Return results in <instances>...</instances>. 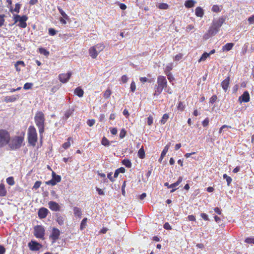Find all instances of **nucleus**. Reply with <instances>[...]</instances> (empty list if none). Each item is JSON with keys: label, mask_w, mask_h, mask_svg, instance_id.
<instances>
[{"label": "nucleus", "mask_w": 254, "mask_h": 254, "mask_svg": "<svg viewBox=\"0 0 254 254\" xmlns=\"http://www.w3.org/2000/svg\"><path fill=\"white\" fill-rule=\"evenodd\" d=\"M28 245L30 250L33 251H38L40 249V248L42 247L41 244L34 241H31L30 242Z\"/></svg>", "instance_id": "obj_8"}, {"label": "nucleus", "mask_w": 254, "mask_h": 254, "mask_svg": "<svg viewBox=\"0 0 254 254\" xmlns=\"http://www.w3.org/2000/svg\"><path fill=\"white\" fill-rule=\"evenodd\" d=\"M57 217V222L58 223V224L60 225H63L64 224V221L65 220V216H62L60 214H56Z\"/></svg>", "instance_id": "obj_18"}, {"label": "nucleus", "mask_w": 254, "mask_h": 254, "mask_svg": "<svg viewBox=\"0 0 254 254\" xmlns=\"http://www.w3.org/2000/svg\"><path fill=\"white\" fill-rule=\"evenodd\" d=\"M49 207L53 211H59L60 206L57 202L53 201H49L48 203Z\"/></svg>", "instance_id": "obj_13"}, {"label": "nucleus", "mask_w": 254, "mask_h": 254, "mask_svg": "<svg viewBox=\"0 0 254 254\" xmlns=\"http://www.w3.org/2000/svg\"><path fill=\"white\" fill-rule=\"evenodd\" d=\"M233 46L234 44L232 43H227L223 47L222 50L223 51H229L232 49Z\"/></svg>", "instance_id": "obj_26"}, {"label": "nucleus", "mask_w": 254, "mask_h": 254, "mask_svg": "<svg viewBox=\"0 0 254 254\" xmlns=\"http://www.w3.org/2000/svg\"><path fill=\"white\" fill-rule=\"evenodd\" d=\"M52 179L56 182L59 183L61 181V177L60 175H57L54 171L52 173Z\"/></svg>", "instance_id": "obj_27"}, {"label": "nucleus", "mask_w": 254, "mask_h": 254, "mask_svg": "<svg viewBox=\"0 0 254 254\" xmlns=\"http://www.w3.org/2000/svg\"><path fill=\"white\" fill-rule=\"evenodd\" d=\"M20 7H21V4L18 3H16L15 4L14 9H13L12 7L11 6H10V11L11 12H12L13 11H15V12H16V13H18L19 12Z\"/></svg>", "instance_id": "obj_33"}, {"label": "nucleus", "mask_w": 254, "mask_h": 254, "mask_svg": "<svg viewBox=\"0 0 254 254\" xmlns=\"http://www.w3.org/2000/svg\"><path fill=\"white\" fill-rule=\"evenodd\" d=\"M94 47L96 49V50L97 51L98 53H99L101 51H102L105 47L104 44H102V43L98 44L95 45Z\"/></svg>", "instance_id": "obj_22"}, {"label": "nucleus", "mask_w": 254, "mask_h": 254, "mask_svg": "<svg viewBox=\"0 0 254 254\" xmlns=\"http://www.w3.org/2000/svg\"><path fill=\"white\" fill-rule=\"evenodd\" d=\"M168 149H169V145H166L163 150L162 151L161 154V156H160V157L159 159V161L160 162H161V161L162 160V159H163V158L164 157V156H165V155L166 154L167 152H168Z\"/></svg>", "instance_id": "obj_21"}, {"label": "nucleus", "mask_w": 254, "mask_h": 254, "mask_svg": "<svg viewBox=\"0 0 254 254\" xmlns=\"http://www.w3.org/2000/svg\"><path fill=\"white\" fill-rule=\"evenodd\" d=\"M6 182L8 185L10 186L13 185L14 184V181L13 178L12 177L7 178L6 179Z\"/></svg>", "instance_id": "obj_37"}, {"label": "nucleus", "mask_w": 254, "mask_h": 254, "mask_svg": "<svg viewBox=\"0 0 254 254\" xmlns=\"http://www.w3.org/2000/svg\"><path fill=\"white\" fill-rule=\"evenodd\" d=\"M219 31V29L216 28L214 26L212 25L211 27L208 30V33L210 36H213L215 35Z\"/></svg>", "instance_id": "obj_19"}, {"label": "nucleus", "mask_w": 254, "mask_h": 254, "mask_svg": "<svg viewBox=\"0 0 254 254\" xmlns=\"http://www.w3.org/2000/svg\"><path fill=\"white\" fill-rule=\"evenodd\" d=\"M95 123V121L93 119L92 120H88L87 121V124L89 126V127H92L93 126Z\"/></svg>", "instance_id": "obj_51"}, {"label": "nucleus", "mask_w": 254, "mask_h": 254, "mask_svg": "<svg viewBox=\"0 0 254 254\" xmlns=\"http://www.w3.org/2000/svg\"><path fill=\"white\" fill-rule=\"evenodd\" d=\"M212 10L216 12H219L220 11L219 7L217 5H214L212 7Z\"/></svg>", "instance_id": "obj_53"}, {"label": "nucleus", "mask_w": 254, "mask_h": 254, "mask_svg": "<svg viewBox=\"0 0 254 254\" xmlns=\"http://www.w3.org/2000/svg\"><path fill=\"white\" fill-rule=\"evenodd\" d=\"M5 249L2 246H0V254H4Z\"/></svg>", "instance_id": "obj_63"}, {"label": "nucleus", "mask_w": 254, "mask_h": 254, "mask_svg": "<svg viewBox=\"0 0 254 254\" xmlns=\"http://www.w3.org/2000/svg\"><path fill=\"white\" fill-rule=\"evenodd\" d=\"M73 212L75 215L81 217L82 215V212L81 209L78 207H75L73 208Z\"/></svg>", "instance_id": "obj_28"}, {"label": "nucleus", "mask_w": 254, "mask_h": 254, "mask_svg": "<svg viewBox=\"0 0 254 254\" xmlns=\"http://www.w3.org/2000/svg\"><path fill=\"white\" fill-rule=\"evenodd\" d=\"M225 21V18L224 17H221L217 20H214L213 21L212 25L214 26L216 28L219 29L223 23Z\"/></svg>", "instance_id": "obj_11"}, {"label": "nucleus", "mask_w": 254, "mask_h": 254, "mask_svg": "<svg viewBox=\"0 0 254 254\" xmlns=\"http://www.w3.org/2000/svg\"><path fill=\"white\" fill-rule=\"evenodd\" d=\"M41 185V181H36L33 187V189H34V190H37V189H38L40 187V185Z\"/></svg>", "instance_id": "obj_46"}, {"label": "nucleus", "mask_w": 254, "mask_h": 254, "mask_svg": "<svg viewBox=\"0 0 254 254\" xmlns=\"http://www.w3.org/2000/svg\"><path fill=\"white\" fill-rule=\"evenodd\" d=\"M136 88V86L135 82L134 81H132L130 84V90L131 92H134Z\"/></svg>", "instance_id": "obj_56"}, {"label": "nucleus", "mask_w": 254, "mask_h": 254, "mask_svg": "<svg viewBox=\"0 0 254 254\" xmlns=\"http://www.w3.org/2000/svg\"><path fill=\"white\" fill-rule=\"evenodd\" d=\"M217 97L216 95H213L210 99V103L213 104L215 102H216V101L217 100Z\"/></svg>", "instance_id": "obj_55"}, {"label": "nucleus", "mask_w": 254, "mask_h": 254, "mask_svg": "<svg viewBox=\"0 0 254 254\" xmlns=\"http://www.w3.org/2000/svg\"><path fill=\"white\" fill-rule=\"evenodd\" d=\"M87 221V219L86 218H83V219L82 220L81 224H80V229L83 230L84 229L86 226V223Z\"/></svg>", "instance_id": "obj_36"}, {"label": "nucleus", "mask_w": 254, "mask_h": 254, "mask_svg": "<svg viewBox=\"0 0 254 254\" xmlns=\"http://www.w3.org/2000/svg\"><path fill=\"white\" fill-rule=\"evenodd\" d=\"M32 85H33V84L31 83H26L24 85L23 88L25 90H28V89L31 88Z\"/></svg>", "instance_id": "obj_47"}, {"label": "nucleus", "mask_w": 254, "mask_h": 254, "mask_svg": "<svg viewBox=\"0 0 254 254\" xmlns=\"http://www.w3.org/2000/svg\"><path fill=\"white\" fill-rule=\"evenodd\" d=\"M45 229L43 226L37 225L34 228V236L38 238L43 240L44 239Z\"/></svg>", "instance_id": "obj_7"}, {"label": "nucleus", "mask_w": 254, "mask_h": 254, "mask_svg": "<svg viewBox=\"0 0 254 254\" xmlns=\"http://www.w3.org/2000/svg\"><path fill=\"white\" fill-rule=\"evenodd\" d=\"M5 15L4 14H0V27H1L4 23V17Z\"/></svg>", "instance_id": "obj_49"}, {"label": "nucleus", "mask_w": 254, "mask_h": 254, "mask_svg": "<svg viewBox=\"0 0 254 254\" xmlns=\"http://www.w3.org/2000/svg\"><path fill=\"white\" fill-rule=\"evenodd\" d=\"M58 9L59 10L60 13L62 15L63 17L66 20H69V16L64 12V11L60 7H58Z\"/></svg>", "instance_id": "obj_30"}, {"label": "nucleus", "mask_w": 254, "mask_h": 254, "mask_svg": "<svg viewBox=\"0 0 254 254\" xmlns=\"http://www.w3.org/2000/svg\"><path fill=\"white\" fill-rule=\"evenodd\" d=\"M74 93L79 97H82L83 96L84 91L80 87H78L75 89Z\"/></svg>", "instance_id": "obj_20"}, {"label": "nucleus", "mask_w": 254, "mask_h": 254, "mask_svg": "<svg viewBox=\"0 0 254 254\" xmlns=\"http://www.w3.org/2000/svg\"><path fill=\"white\" fill-rule=\"evenodd\" d=\"M158 7L161 9H167L168 8V5L166 3H162L159 4Z\"/></svg>", "instance_id": "obj_44"}, {"label": "nucleus", "mask_w": 254, "mask_h": 254, "mask_svg": "<svg viewBox=\"0 0 254 254\" xmlns=\"http://www.w3.org/2000/svg\"><path fill=\"white\" fill-rule=\"evenodd\" d=\"M111 93H112V92L110 89H107L104 94V97L105 98H109L110 97Z\"/></svg>", "instance_id": "obj_43"}, {"label": "nucleus", "mask_w": 254, "mask_h": 254, "mask_svg": "<svg viewBox=\"0 0 254 254\" xmlns=\"http://www.w3.org/2000/svg\"><path fill=\"white\" fill-rule=\"evenodd\" d=\"M230 80V78L228 76L221 82V86L225 92H226L229 88Z\"/></svg>", "instance_id": "obj_14"}, {"label": "nucleus", "mask_w": 254, "mask_h": 254, "mask_svg": "<svg viewBox=\"0 0 254 254\" xmlns=\"http://www.w3.org/2000/svg\"><path fill=\"white\" fill-rule=\"evenodd\" d=\"M248 21L250 23H254V15L248 18Z\"/></svg>", "instance_id": "obj_64"}, {"label": "nucleus", "mask_w": 254, "mask_h": 254, "mask_svg": "<svg viewBox=\"0 0 254 254\" xmlns=\"http://www.w3.org/2000/svg\"><path fill=\"white\" fill-rule=\"evenodd\" d=\"M209 119L208 118H206L202 122V125L203 127H206L208 126L209 123Z\"/></svg>", "instance_id": "obj_57"}, {"label": "nucleus", "mask_w": 254, "mask_h": 254, "mask_svg": "<svg viewBox=\"0 0 254 254\" xmlns=\"http://www.w3.org/2000/svg\"><path fill=\"white\" fill-rule=\"evenodd\" d=\"M126 130H125V129H122L121 130L120 133V137L121 138H123L126 136Z\"/></svg>", "instance_id": "obj_52"}, {"label": "nucleus", "mask_w": 254, "mask_h": 254, "mask_svg": "<svg viewBox=\"0 0 254 254\" xmlns=\"http://www.w3.org/2000/svg\"><path fill=\"white\" fill-rule=\"evenodd\" d=\"M164 229H165L166 230H171L172 229L171 226L168 222H166L164 224Z\"/></svg>", "instance_id": "obj_58"}, {"label": "nucleus", "mask_w": 254, "mask_h": 254, "mask_svg": "<svg viewBox=\"0 0 254 254\" xmlns=\"http://www.w3.org/2000/svg\"><path fill=\"white\" fill-rule=\"evenodd\" d=\"M245 242L249 244H252L254 243V239L252 238H247Z\"/></svg>", "instance_id": "obj_60"}, {"label": "nucleus", "mask_w": 254, "mask_h": 254, "mask_svg": "<svg viewBox=\"0 0 254 254\" xmlns=\"http://www.w3.org/2000/svg\"><path fill=\"white\" fill-rule=\"evenodd\" d=\"M195 14L198 17H202L203 15V10L200 7H197L195 10Z\"/></svg>", "instance_id": "obj_24"}, {"label": "nucleus", "mask_w": 254, "mask_h": 254, "mask_svg": "<svg viewBox=\"0 0 254 254\" xmlns=\"http://www.w3.org/2000/svg\"><path fill=\"white\" fill-rule=\"evenodd\" d=\"M121 80L123 83H126L128 80V78L126 75H124L122 76Z\"/></svg>", "instance_id": "obj_59"}, {"label": "nucleus", "mask_w": 254, "mask_h": 254, "mask_svg": "<svg viewBox=\"0 0 254 254\" xmlns=\"http://www.w3.org/2000/svg\"><path fill=\"white\" fill-rule=\"evenodd\" d=\"M122 164L127 168H130L131 167V163L128 159L123 160Z\"/></svg>", "instance_id": "obj_34"}, {"label": "nucleus", "mask_w": 254, "mask_h": 254, "mask_svg": "<svg viewBox=\"0 0 254 254\" xmlns=\"http://www.w3.org/2000/svg\"><path fill=\"white\" fill-rule=\"evenodd\" d=\"M10 140L9 133L3 129H0V146H2L8 143Z\"/></svg>", "instance_id": "obj_6"}, {"label": "nucleus", "mask_w": 254, "mask_h": 254, "mask_svg": "<svg viewBox=\"0 0 254 254\" xmlns=\"http://www.w3.org/2000/svg\"><path fill=\"white\" fill-rule=\"evenodd\" d=\"M23 141V139L22 137L15 136L8 142H9V146L12 150L18 149L21 147Z\"/></svg>", "instance_id": "obj_5"}, {"label": "nucleus", "mask_w": 254, "mask_h": 254, "mask_svg": "<svg viewBox=\"0 0 254 254\" xmlns=\"http://www.w3.org/2000/svg\"><path fill=\"white\" fill-rule=\"evenodd\" d=\"M60 235V230L56 228H53L52 229V231L51 234L50 235V238L52 239V243H55L58 239L59 238V236Z\"/></svg>", "instance_id": "obj_9"}, {"label": "nucleus", "mask_w": 254, "mask_h": 254, "mask_svg": "<svg viewBox=\"0 0 254 254\" xmlns=\"http://www.w3.org/2000/svg\"><path fill=\"white\" fill-rule=\"evenodd\" d=\"M72 73L70 72L67 73L60 74L59 75V79L61 82L65 83L68 81Z\"/></svg>", "instance_id": "obj_10"}, {"label": "nucleus", "mask_w": 254, "mask_h": 254, "mask_svg": "<svg viewBox=\"0 0 254 254\" xmlns=\"http://www.w3.org/2000/svg\"><path fill=\"white\" fill-rule=\"evenodd\" d=\"M138 156L141 159H143L145 157V151L143 146L138 150Z\"/></svg>", "instance_id": "obj_32"}, {"label": "nucleus", "mask_w": 254, "mask_h": 254, "mask_svg": "<svg viewBox=\"0 0 254 254\" xmlns=\"http://www.w3.org/2000/svg\"><path fill=\"white\" fill-rule=\"evenodd\" d=\"M89 55L93 58L95 59L98 55V52L94 46L91 47L89 50Z\"/></svg>", "instance_id": "obj_16"}, {"label": "nucleus", "mask_w": 254, "mask_h": 254, "mask_svg": "<svg viewBox=\"0 0 254 254\" xmlns=\"http://www.w3.org/2000/svg\"><path fill=\"white\" fill-rule=\"evenodd\" d=\"M71 139V137H68V139H67V141L64 143L63 144V147L64 148V149H67L68 148L70 145V140Z\"/></svg>", "instance_id": "obj_41"}, {"label": "nucleus", "mask_w": 254, "mask_h": 254, "mask_svg": "<svg viewBox=\"0 0 254 254\" xmlns=\"http://www.w3.org/2000/svg\"><path fill=\"white\" fill-rule=\"evenodd\" d=\"M177 108L179 110L183 111L185 108V106L183 105V103L180 101Z\"/></svg>", "instance_id": "obj_48"}, {"label": "nucleus", "mask_w": 254, "mask_h": 254, "mask_svg": "<svg viewBox=\"0 0 254 254\" xmlns=\"http://www.w3.org/2000/svg\"><path fill=\"white\" fill-rule=\"evenodd\" d=\"M48 212V210L46 208H40L38 212V216L40 218H45L46 217Z\"/></svg>", "instance_id": "obj_15"}, {"label": "nucleus", "mask_w": 254, "mask_h": 254, "mask_svg": "<svg viewBox=\"0 0 254 254\" xmlns=\"http://www.w3.org/2000/svg\"><path fill=\"white\" fill-rule=\"evenodd\" d=\"M195 1L194 0H187L185 3L186 7L190 8L194 6Z\"/></svg>", "instance_id": "obj_25"}, {"label": "nucleus", "mask_w": 254, "mask_h": 254, "mask_svg": "<svg viewBox=\"0 0 254 254\" xmlns=\"http://www.w3.org/2000/svg\"><path fill=\"white\" fill-rule=\"evenodd\" d=\"M73 110L69 109L66 111L64 116H63V120H66L72 114Z\"/></svg>", "instance_id": "obj_23"}, {"label": "nucleus", "mask_w": 254, "mask_h": 254, "mask_svg": "<svg viewBox=\"0 0 254 254\" xmlns=\"http://www.w3.org/2000/svg\"><path fill=\"white\" fill-rule=\"evenodd\" d=\"M167 86V81L166 77L164 76L159 75L157 77V83L155 86V92L153 95L155 96H159L162 92L164 89H165Z\"/></svg>", "instance_id": "obj_1"}, {"label": "nucleus", "mask_w": 254, "mask_h": 254, "mask_svg": "<svg viewBox=\"0 0 254 254\" xmlns=\"http://www.w3.org/2000/svg\"><path fill=\"white\" fill-rule=\"evenodd\" d=\"M239 100L240 102H248L250 101V95L247 91H246L244 93L239 97Z\"/></svg>", "instance_id": "obj_12"}, {"label": "nucleus", "mask_w": 254, "mask_h": 254, "mask_svg": "<svg viewBox=\"0 0 254 254\" xmlns=\"http://www.w3.org/2000/svg\"><path fill=\"white\" fill-rule=\"evenodd\" d=\"M182 58V55L181 54L177 55L175 57V60L177 61H179L180 60H181Z\"/></svg>", "instance_id": "obj_61"}, {"label": "nucleus", "mask_w": 254, "mask_h": 254, "mask_svg": "<svg viewBox=\"0 0 254 254\" xmlns=\"http://www.w3.org/2000/svg\"><path fill=\"white\" fill-rule=\"evenodd\" d=\"M35 122L36 126L39 128V131L41 135L44 131L45 118L44 114L41 112L36 113L35 117Z\"/></svg>", "instance_id": "obj_2"}, {"label": "nucleus", "mask_w": 254, "mask_h": 254, "mask_svg": "<svg viewBox=\"0 0 254 254\" xmlns=\"http://www.w3.org/2000/svg\"><path fill=\"white\" fill-rule=\"evenodd\" d=\"M39 51L40 54H43L45 56H48L49 55V52L47 51L46 49L43 48H40L39 49Z\"/></svg>", "instance_id": "obj_38"}, {"label": "nucleus", "mask_w": 254, "mask_h": 254, "mask_svg": "<svg viewBox=\"0 0 254 254\" xmlns=\"http://www.w3.org/2000/svg\"><path fill=\"white\" fill-rule=\"evenodd\" d=\"M168 118V115L167 114H164L160 121L161 123L163 125L166 122Z\"/></svg>", "instance_id": "obj_40"}, {"label": "nucleus", "mask_w": 254, "mask_h": 254, "mask_svg": "<svg viewBox=\"0 0 254 254\" xmlns=\"http://www.w3.org/2000/svg\"><path fill=\"white\" fill-rule=\"evenodd\" d=\"M58 31L52 28L49 29V34L51 36H54L57 33Z\"/></svg>", "instance_id": "obj_45"}, {"label": "nucleus", "mask_w": 254, "mask_h": 254, "mask_svg": "<svg viewBox=\"0 0 254 254\" xmlns=\"http://www.w3.org/2000/svg\"><path fill=\"white\" fill-rule=\"evenodd\" d=\"M19 98L18 95H12V96H6L4 98V101L8 103V102H12L16 101L18 98Z\"/></svg>", "instance_id": "obj_17"}, {"label": "nucleus", "mask_w": 254, "mask_h": 254, "mask_svg": "<svg viewBox=\"0 0 254 254\" xmlns=\"http://www.w3.org/2000/svg\"><path fill=\"white\" fill-rule=\"evenodd\" d=\"M153 117L151 116L148 117L147 118V124L149 126H151L153 124Z\"/></svg>", "instance_id": "obj_54"}, {"label": "nucleus", "mask_w": 254, "mask_h": 254, "mask_svg": "<svg viewBox=\"0 0 254 254\" xmlns=\"http://www.w3.org/2000/svg\"><path fill=\"white\" fill-rule=\"evenodd\" d=\"M223 178L226 180L227 185L229 186L232 181L231 178L225 174L223 175Z\"/></svg>", "instance_id": "obj_39"}, {"label": "nucleus", "mask_w": 254, "mask_h": 254, "mask_svg": "<svg viewBox=\"0 0 254 254\" xmlns=\"http://www.w3.org/2000/svg\"><path fill=\"white\" fill-rule=\"evenodd\" d=\"M209 56V54H208L207 53H204L202 54L201 58L199 60L198 62H200L201 61H205L207 58Z\"/></svg>", "instance_id": "obj_42"}, {"label": "nucleus", "mask_w": 254, "mask_h": 254, "mask_svg": "<svg viewBox=\"0 0 254 254\" xmlns=\"http://www.w3.org/2000/svg\"><path fill=\"white\" fill-rule=\"evenodd\" d=\"M201 217L204 220H209L208 216L205 213H201Z\"/></svg>", "instance_id": "obj_62"}, {"label": "nucleus", "mask_w": 254, "mask_h": 254, "mask_svg": "<svg viewBox=\"0 0 254 254\" xmlns=\"http://www.w3.org/2000/svg\"><path fill=\"white\" fill-rule=\"evenodd\" d=\"M28 142L32 146H35L37 141V134L35 128L30 126L28 128Z\"/></svg>", "instance_id": "obj_3"}, {"label": "nucleus", "mask_w": 254, "mask_h": 254, "mask_svg": "<svg viewBox=\"0 0 254 254\" xmlns=\"http://www.w3.org/2000/svg\"><path fill=\"white\" fill-rule=\"evenodd\" d=\"M101 144L105 146H108L110 144V141L105 137H104L101 141Z\"/></svg>", "instance_id": "obj_35"}, {"label": "nucleus", "mask_w": 254, "mask_h": 254, "mask_svg": "<svg viewBox=\"0 0 254 254\" xmlns=\"http://www.w3.org/2000/svg\"><path fill=\"white\" fill-rule=\"evenodd\" d=\"M6 191L4 188V185L2 184L0 185V196H3L6 195Z\"/></svg>", "instance_id": "obj_29"}, {"label": "nucleus", "mask_w": 254, "mask_h": 254, "mask_svg": "<svg viewBox=\"0 0 254 254\" xmlns=\"http://www.w3.org/2000/svg\"><path fill=\"white\" fill-rule=\"evenodd\" d=\"M57 183L53 179H51L46 182V184L48 185L55 186Z\"/></svg>", "instance_id": "obj_50"}, {"label": "nucleus", "mask_w": 254, "mask_h": 254, "mask_svg": "<svg viewBox=\"0 0 254 254\" xmlns=\"http://www.w3.org/2000/svg\"><path fill=\"white\" fill-rule=\"evenodd\" d=\"M125 172V169L123 167H121L115 171L114 173V178H117L119 174L120 173H124Z\"/></svg>", "instance_id": "obj_31"}, {"label": "nucleus", "mask_w": 254, "mask_h": 254, "mask_svg": "<svg viewBox=\"0 0 254 254\" xmlns=\"http://www.w3.org/2000/svg\"><path fill=\"white\" fill-rule=\"evenodd\" d=\"M28 19V17L24 15L20 16L18 14L13 15V20L14 21V24L17 22H19L17 26L22 28H25L27 27V23L26 21Z\"/></svg>", "instance_id": "obj_4"}]
</instances>
